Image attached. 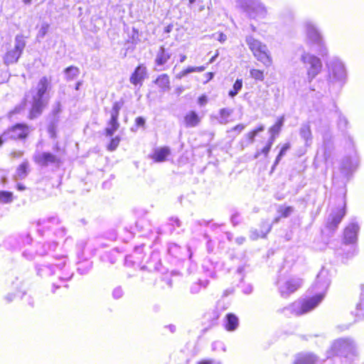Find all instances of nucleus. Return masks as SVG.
Listing matches in <instances>:
<instances>
[{"label":"nucleus","instance_id":"46","mask_svg":"<svg viewBox=\"0 0 364 364\" xmlns=\"http://www.w3.org/2000/svg\"><path fill=\"white\" fill-rule=\"evenodd\" d=\"M272 146L269 144H266L265 146L261 150H257L255 154V159H257L260 154H264L265 157H267L269 154V152L271 149Z\"/></svg>","mask_w":364,"mask_h":364},{"label":"nucleus","instance_id":"63","mask_svg":"<svg viewBox=\"0 0 364 364\" xmlns=\"http://www.w3.org/2000/svg\"><path fill=\"white\" fill-rule=\"evenodd\" d=\"M135 122L137 126H144L145 124V119L141 117H136Z\"/></svg>","mask_w":364,"mask_h":364},{"label":"nucleus","instance_id":"59","mask_svg":"<svg viewBox=\"0 0 364 364\" xmlns=\"http://www.w3.org/2000/svg\"><path fill=\"white\" fill-rule=\"evenodd\" d=\"M246 136L249 139L250 142L253 143L255 141V138L257 136V134L252 130V132L247 133Z\"/></svg>","mask_w":364,"mask_h":364},{"label":"nucleus","instance_id":"53","mask_svg":"<svg viewBox=\"0 0 364 364\" xmlns=\"http://www.w3.org/2000/svg\"><path fill=\"white\" fill-rule=\"evenodd\" d=\"M52 112L54 115H57L61 112V105L60 102L55 104Z\"/></svg>","mask_w":364,"mask_h":364},{"label":"nucleus","instance_id":"24","mask_svg":"<svg viewBox=\"0 0 364 364\" xmlns=\"http://www.w3.org/2000/svg\"><path fill=\"white\" fill-rule=\"evenodd\" d=\"M330 77L335 80H340L341 78V65L339 63L333 64L328 63L327 64Z\"/></svg>","mask_w":364,"mask_h":364},{"label":"nucleus","instance_id":"39","mask_svg":"<svg viewBox=\"0 0 364 364\" xmlns=\"http://www.w3.org/2000/svg\"><path fill=\"white\" fill-rule=\"evenodd\" d=\"M91 267L90 262H80L78 263L77 271L80 274H85L91 269Z\"/></svg>","mask_w":364,"mask_h":364},{"label":"nucleus","instance_id":"6","mask_svg":"<svg viewBox=\"0 0 364 364\" xmlns=\"http://www.w3.org/2000/svg\"><path fill=\"white\" fill-rule=\"evenodd\" d=\"M239 6L251 18H264L267 9L259 0H237Z\"/></svg>","mask_w":364,"mask_h":364},{"label":"nucleus","instance_id":"13","mask_svg":"<svg viewBox=\"0 0 364 364\" xmlns=\"http://www.w3.org/2000/svg\"><path fill=\"white\" fill-rule=\"evenodd\" d=\"M358 358L356 345L350 338H343V364H355L354 361Z\"/></svg>","mask_w":364,"mask_h":364},{"label":"nucleus","instance_id":"60","mask_svg":"<svg viewBox=\"0 0 364 364\" xmlns=\"http://www.w3.org/2000/svg\"><path fill=\"white\" fill-rule=\"evenodd\" d=\"M123 103L122 102H115L112 106V109L119 112Z\"/></svg>","mask_w":364,"mask_h":364},{"label":"nucleus","instance_id":"30","mask_svg":"<svg viewBox=\"0 0 364 364\" xmlns=\"http://www.w3.org/2000/svg\"><path fill=\"white\" fill-rule=\"evenodd\" d=\"M66 80L70 81L75 79L80 74V70L75 66H69L64 70Z\"/></svg>","mask_w":364,"mask_h":364},{"label":"nucleus","instance_id":"28","mask_svg":"<svg viewBox=\"0 0 364 364\" xmlns=\"http://www.w3.org/2000/svg\"><path fill=\"white\" fill-rule=\"evenodd\" d=\"M28 173V162L27 161L21 164L16 169V178L17 179L25 178Z\"/></svg>","mask_w":364,"mask_h":364},{"label":"nucleus","instance_id":"3","mask_svg":"<svg viewBox=\"0 0 364 364\" xmlns=\"http://www.w3.org/2000/svg\"><path fill=\"white\" fill-rule=\"evenodd\" d=\"M60 259L62 262L58 264L50 265L38 264L36 266L38 275L41 277H46L56 274L60 280L67 281L70 279L73 273L70 272L66 265V258L62 257Z\"/></svg>","mask_w":364,"mask_h":364},{"label":"nucleus","instance_id":"31","mask_svg":"<svg viewBox=\"0 0 364 364\" xmlns=\"http://www.w3.org/2000/svg\"><path fill=\"white\" fill-rule=\"evenodd\" d=\"M50 23H48V22H42L36 35V40L40 42L42 39L45 38L46 35L48 33L50 29Z\"/></svg>","mask_w":364,"mask_h":364},{"label":"nucleus","instance_id":"35","mask_svg":"<svg viewBox=\"0 0 364 364\" xmlns=\"http://www.w3.org/2000/svg\"><path fill=\"white\" fill-rule=\"evenodd\" d=\"M242 80L237 79L232 86V89L230 90L228 92L229 97H230L231 98H233L239 93V92L242 90Z\"/></svg>","mask_w":364,"mask_h":364},{"label":"nucleus","instance_id":"45","mask_svg":"<svg viewBox=\"0 0 364 364\" xmlns=\"http://www.w3.org/2000/svg\"><path fill=\"white\" fill-rule=\"evenodd\" d=\"M272 225L267 222H262L260 228L261 237H265L266 235L270 232Z\"/></svg>","mask_w":364,"mask_h":364},{"label":"nucleus","instance_id":"27","mask_svg":"<svg viewBox=\"0 0 364 364\" xmlns=\"http://www.w3.org/2000/svg\"><path fill=\"white\" fill-rule=\"evenodd\" d=\"M157 85L163 91H166L170 89V80L166 74L160 75L155 80Z\"/></svg>","mask_w":364,"mask_h":364},{"label":"nucleus","instance_id":"26","mask_svg":"<svg viewBox=\"0 0 364 364\" xmlns=\"http://www.w3.org/2000/svg\"><path fill=\"white\" fill-rule=\"evenodd\" d=\"M355 317L358 320L364 318V285L361 287L360 301L355 308Z\"/></svg>","mask_w":364,"mask_h":364},{"label":"nucleus","instance_id":"34","mask_svg":"<svg viewBox=\"0 0 364 364\" xmlns=\"http://www.w3.org/2000/svg\"><path fill=\"white\" fill-rule=\"evenodd\" d=\"M36 245L35 246H28L23 251L22 255L28 260H32L38 253H36Z\"/></svg>","mask_w":364,"mask_h":364},{"label":"nucleus","instance_id":"2","mask_svg":"<svg viewBox=\"0 0 364 364\" xmlns=\"http://www.w3.org/2000/svg\"><path fill=\"white\" fill-rule=\"evenodd\" d=\"M51 89V78L43 76L38 80L36 86L31 89V107L29 113L30 119L39 117L48 104V92Z\"/></svg>","mask_w":364,"mask_h":364},{"label":"nucleus","instance_id":"11","mask_svg":"<svg viewBox=\"0 0 364 364\" xmlns=\"http://www.w3.org/2000/svg\"><path fill=\"white\" fill-rule=\"evenodd\" d=\"M33 160L37 165L42 167L59 166L61 163L58 156L48 151H36L33 155Z\"/></svg>","mask_w":364,"mask_h":364},{"label":"nucleus","instance_id":"62","mask_svg":"<svg viewBox=\"0 0 364 364\" xmlns=\"http://www.w3.org/2000/svg\"><path fill=\"white\" fill-rule=\"evenodd\" d=\"M218 347H223V351H225V348L224 347L223 343H222L221 342H219V341H216V342L213 343L212 348H213V350H215L216 348H218Z\"/></svg>","mask_w":364,"mask_h":364},{"label":"nucleus","instance_id":"23","mask_svg":"<svg viewBox=\"0 0 364 364\" xmlns=\"http://www.w3.org/2000/svg\"><path fill=\"white\" fill-rule=\"evenodd\" d=\"M171 54L166 51L164 47H160L156 58L155 63L158 66H162L167 63V61L170 59Z\"/></svg>","mask_w":364,"mask_h":364},{"label":"nucleus","instance_id":"12","mask_svg":"<svg viewBox=\"0 0 364 364\" xmlns=\"http://www.w3.org/2000/svg\"><path fill=\"white\" fill-rule=\"evenodd\" d=\"M301 284L302 281L299 278L280 279L277 282L279 291L284 298L288 297L291 294L296 291Z\"/></svg>","mask_w":364,"mask_h":364},{"label":"nucleus","instance_id":"42","mask_svg":"<svg viewBox=\"0 0 364 364\" xmlns=\"http://www.w3.org/2000/svg\"><path fill=\"white\" fill-rule=\"evenodd\" d=\"M139 41V31L135 28H132V32L129 34V39L127 40V42L136 45Z\"/></svg>","mask_w":364,"mask_h":364},{"label":"nucleus","instance_id":"21","mask_svg":"<svg viewBox=\"0 0 364 364\" xmlns=\"http://www.w3.org/2000/svg\"><path fill=\"white\" fill-rule=\"evenodd\" d=\"M171 150L168 146H164L156 149L154 151L153 159L155 161L162 162L164 161L166 158L170 155Z\"/></svg>","mask_w":364,"mask_h":364},{"label":"nucleus","instance_id":"7","mask_svg":"<svg viewBox=\"0 0 364 364\" xmlns=\"http://www.w3.org/2000/svg\"><path fill=\"white\" fill-rule=\"evenodd\" d=\"M300 60L306 69L307 80L311 82L321 71V60L318 57L306 51L301 55Z\"/></svg>","mask_w":364,"mask_h":364},{"label":"nucleus","instance_id":"48","mask_svg":"<svg viewBox=\"0 0 364 364\" xmlns=\"http://www.w3.org/2000/svg\"><path fill=\"white\" fill-rule=\"evenodd\" d=\"M279 212L281 213L282 215L284 218L288 217L293 212V208L291 206L288 207H281L279 210Z\"/></svg>","mask_w":364,"mask_h":364},{"label":"nucleus","instance_id":"61","mask_svg":"<svg viewBox=\"0 0 364 364\" xmlns=\"http://www.w3.org/2000/svg\"><path fill=\"white\" fill-rule=\"evenodd\" d=\"M179 248V247L176 244H171L168 247V252L171 254H173L176 252V250Z\"/></svg>","mask_w":364,"mask_h":364},{"label":"nucleus","instance_id":"58","mask_svg":"<svg viewBox=\"0 0 364 364\" xmlns=\"http://www.w3.org/2000/svg\"><path fill=\"white\" fill-rule=\"evenodd\" d=\"M252 291V287L251 284L245 285L242 287V292L245 294H250Z\"/></svg>","mask_w":364,"mask_h":364},{"label":"nucleus","instance_id":"47","mask_svg":"<svg viewBox=\"0 0 364 364\" xmlns=\"http://www.w3.org/2000/svg\"><path fill=\"white\" fill-rule=\"evenodd\" d=\"M209 318L212 320L213 323L214 324L215 321L219 318L220 316V313L218 310L217 308L213 309L208 314Z\"/></svg>","mask_w":364,"mask_h":364},{"label":"nucleus","instance_id":"20","mask_svg":"<svg viewBox=\"0 0 364 364\" xmlns=\"http://www.w3.org/2000/svg\"><path fill=\"white\" fill-rule=\"evenodd\" d=\"M36 253H38V255L43 256L46 255L49 251L55 250L58 246V243L55 242H48V243H36Z\"/></svg>","mask_w":364,"mask_h":364},{"label":"nucleus","instance_id":"22","mask_svg":"<svg viewBox=\"0 0 364 364\" xmlns=\"http://www.w3.org/2000/svg\"><path fill=\"white\" fill-rule=\"evenodd\" d=\"M233 109L231 108H222L219 110L218 114L215 117L220 124H226L229 122V117L232 114Z\"/></svg>","mask_w":364,"mask_h":364},{"label":"nucleus","instance_id":"56","mask_svg":"<svg viewBox=\"0 0 364 364\" xmlns=\"http://www.w3.org/2000/svg\"><path fill=\"white\" fill-rule=\"evenodd\" d=\"M119 115V112L112 109V110L110 112V117H111L110 119H112V121H114V120L118 121Z\"/></svg>","mask_w":364,"mask_h":364},{"label":"nucleus","instance_id":"17","mask_svg":"<svg viewBox=\"0 0 364 364\" xmlns=\"http://www.w3.org/2000/svg\"><path fill=\"white\" fill-rule=\"evenodd\" d=\"M59 224L60 220L55 216L40 219L37 223V225L39 228L38 231L41 232L45 229L49 230L54 228L55 226L58 225Z\"/></svg>","mask_w":364,"mask_h":364},{"label":"nucleus","instance_id":"36","mask_svg":"<svg viewBox=\"0 0 364 364\" xmlns=\"http://www.w3.org/2000/svg\"><path fill=\"white\" fill-rule=\"evenodd\" d=\"M32 239L29 234H22L18 238V247H25L31 244Z\"/></svg>","mask_w":364,"mask_h":364},{"label":"nucleus","instance_id":"18","mask_svg":"<svg viewBox=\"0 0 364 364\" xmlns=\"http://www.w3.org/2000/svg\"><path fill=\"white\" fill-rule=\"evenodd\" d=\"M239 318L232 313L227 314L224 320V326L228 331H235L239 326Z\"/></svg>","mask_w":364,"mask_h":364},{"label":"nucleus","instance_id":"52","mask_svg":"<svg viewBox=\"0 0 364 364\" xmlns=\"http://www.w3.org/2000/svg\"><path fill=\"white\" fill-rule=\"evenodd\" d=\"M197 364H221V362L213 359H208L202 360L199 361Z\"/></svg>","mask_w":364,"mask_h":364},{"label":"nucleus","instance_id":"55","mask_svg":"<svg viewBox=\"0 0 364 364\" xmlns=\"http://www.w3.org/2000/svg\"><path fill=\"white\" fill-rule=\"evenodd\" d=\"M208 102V97L206 95H201L200 97H198V103L200 105V106H204L207 104Z\"/></svg>","mask_w":364,"mask_h":364},{"label":"nucleus","instance_id":"41","mask_svg":"<svg viewBox=\"0 0 364 364\" xmlns=\"http://www.w3.org/2000/svg\"><path fill=\"white\" fill-rule=\"evenodd\" d=\"M167 225L169 228L170 233H172L175 227L180 228L181 226V222L178 218L172 217L170 218Z\"/></svg>","mask_w":364,"mask_h":364},{"label":"nucleus","instance_id":"1","mask_svg":"<svg viewBox=\"0 0 364 364\" xmlns=\"http://www.w3.org/2000/svg\"><path fill=\"white\" fill-rule=\"evenodd\" d=\"M330 280L326 271L322 269L317 275L312 285V292L316 294L303 301H296L282 309L281 312L287 316H300L314 309L323 299L329 286Z\"/></svg>","mask_w":364,"mask_h":364},{"label":"nucleus","instance_id":"49","mask_svg":"<svg viewBox=\"0 0 364 364\" xmlns=\"http://www.w3.org/2000/svg\"><path fill=\"white\" fill-rule=\"evenodd\" d=\"M124 294L123 289L120 287H117L114 289L112 291V296L115 299H119L122 297Z\"/></svg>","mask_w":364,"mask_h":364},{"label":"nucleus","instance_id":"14","mask_svg":"<svg viewBox=\"0 0 364 364\" xmlns=\"http://www.w3.org/2000/svg\"><path fill=\"white\" fill-rule=\"evenodd\" d=\"M359 229L358 223L354 220L345 228L343 235L346 243L353 244L356 242Z\"/></svg>","mask_w":364,"mask_h":364},{"label":"nucleus","instance_id":"4","mask_svg":"<svg viewBox=\"0 0 364 364\" xmlns=\"http://www.w3.org/2000/svg\"><path fill=\"white\" fill-rule=\"evenodd\" d=\"M245 42L254 57L265 67L269 68L272 64V58L267 46L255 38L252 35L245 37Z\"/></svg>","mask_w":364,"mask_h":364},{"label":"nucleus","instance_id":"38","mask_svg":"<svg viewBox=\"0 0 364 364\" xmlns=\"http://www.w3.org/2000/svg\"><path fill=\"white\" fill-rule=\"evenodd\" d=\"M250 75L252 78L258 81H263L264 80V75L263 70L258 69H251L250 70Z\"/></svg>","mask_w":364,"mask_h":364},{"label":"nucleus","instance_id":"15","mask_svg":"<svg viewBox=\"0 0 364 364\" xmlns=\"http://www.w3.org/2000/svg\"><path fill=\"white\" fill-rule=\"evenodd\" d=\"M341 222V214L338 213L336 214H331L327 220L326 230L328 231V235L331 236L334 232L338 229V225Z\"/></svg>","mask_w":364,"mask_h":364},{"label":"nucleus","instance_id":"50","mask_svg":"<svg viewBox=\"0 0 364 364\" xmlns=\"http://www.w3.org/2000/svg\"><path fill=\"white\" fill-rule=\"evenodd\" d=\"M250 237L252 240H255L259 237H261V231L257 230L256 229H252L250 230Z\"/></svg>","mask_w":364,"mask_h":364},{"label":"nucleus","instance_id":"64","mask_svg":"<svg viewBox=\"0 0 364 364\" xmlns=\"http://www.w3.org/2000/svg\"><path fill=\"white\" fill-rule=\"evenodd\" d=\"M23 152L21 151H13L11 153V156L14 158H20L23 156Z\"/></svg>","mask_w":364,"mask_h":364},{"label":"nucleus","instance_id":"8","mask_svg":"<svg viewBox=\"0 0 364 364\" xmlns=\"http://www.w3.org/2000/svg\"><path fill=\"white\" fill-rule=\"evenodd\" d=\"M25 37L21 34L16 36L14 39V48L8 50L4 56V63L6 65L18 62L26 47Z\"/></svg>","mask_w":364,"mask_h":364},{"label":"nucleus","instance_id":"40","mask_svg":"<svg viewBox=\"0 0 364 364\" xmlns=\"http://www.w3.org/2000/svg\"><path fill=\"white\" fill-rule=\"evenodd\" d=\"M283 125V118H281L275 124H274L269 130L270 134L277 136Z\"/></svg>","mask_w":364,"mask_h":364},{"label":"nucleus","instance_id":"16","mask_svg":"<svg viewBox=\"0 0 364 364\" xmlns=\"http://www.w3.org/2000/svg\"><path fill=\"white\" fill-rule=\"evenodd\" d=\"M318 357L312 353H301L296 355L294 364H317Z\"/></svg>","mask_w":364,"mask_h":364},{"label":"nucleus","instance_id":"19","mask_svg":"<svg viewBox=\"0 0 364 364\" xmlns=\"http://www.w3.org/2000/svg\"><path fill=\"white\" fill-rule=\"evenodd\" d=\"M146 73V67L141 65L137 66L130 77V82L135 85L139 83H141L142 80L144 79Z\"/></svg>","mask_w":364,"mask_h":364},{"label":"nucleus","instance_id":"51","mask_svg":"<svg viewBox=\"0 0 364 364\" xmlns=\"http://www.w3.org/2000/svg\"><path fill=\"white\" fill-rule=\"evenodd\" d=\"M230 221L232 224L235 226L240 223V215L238 213H235L231 215Z\"/></svg>","mask_w":364,"mask_h":364},{"label":"nucleus","instance_id":"54","mask_svg":"<svg viewBox=\"0 0 364 364\" xmlns=\"http://www.w3.org/2000/svg\"><path fill=\"white\" fill-rule=\"evenodd\" d=\"M290 147L291 146L289 143L284 144L279 153L280 154V156H284L286 154V152L290 149Z\"/></svg>","mask_w":364,"mask_h":364},{"label":"nucleus","instance_id":"32","mask_svg":"<svg viewBox=\"0 0 364 364\" xmlns=\"http://www.w3.org/2000/svg\"><path fill=\"white\" fill-rule=\"evenodd\" d=\"M328 353V357L334 355L339 356L341 353V341L339 339L335 341Z\"/></svg>","mask_w":364,"mask_h":364},{"label":"nucleus","instance_id":"44","mask_svg":"<svg viewBox=\"0 0 364 364\" xmlns=\"http://www.w3.org/2000/svg\"><path fill=\"white\" fill-rule=\"evenodd\" d=\"M208 284V281L205 280L204 282H200L198 283L193 284L191 287V291L193 294H196L199 292L200 287L203 286L204 288L206 287Z\"/></svg>","mask_w":364,"mask_h":364},{"label":"nucleus","instance_id":"37","mask_svg":"<svg viewBox=\"0 0 364 364\" xmlns=\"http://www.w3.org/2000/svg\"><path fill=\"white\" fill-rule=\"evenodd\" d=\"M13 193L6 191H0V203L7 204L13 201Z\"/></svg>","mask_w":364,"mask_h":364},{"label":"nucleus","instance_id":"10","mask_svg":"<svg viewBox=\"0 0 364 364\" xmlns=\"http://www.w3.org/2000/svg\"><path fill=\"white\" fill-rule=\"evenodd\" d=\"M347 143L350 149V155L346 156L344 161L343 160V176H346L348 179L358 167V158L354 149L353 140L350 136L348 137Z\"/></svg>","mask_w":364,"mask_h":364},{"label":"nucleus","instance_id":"25","mask_svg":"<svg viewBox=\"0 0 364 364\" xmlns=\"http://www.w3.org/2000/svg\"><path fill=\"white\" fill-rule=\"evenodd\" d=\"M184 121L186 127H194L198 124L200 119L196 112L191 111L185 116Z\"/></svg>","mask_w":364,"mask_h":364},{"label":"nucleus","instance_id":"5","mask_svg":"<svg viewBox=\"0 0 364 364\" xmlns=\"http://www.w3.org/2000/svg\"><path fill=\"white\" fill-rule=\"evenodd\" d=\"M306 35L308 43L311 46H316V50L321 56L327 54V49L325 46L322 36L316 26V24L310 21L305 23Z\"/></svg>","mask_w":364,"mask_h":364},{"label":"nucleus","instance_id":"57","mask_svg":"<svg viewBox=\"0 0 364 364\" xmlns=\"http://www.w3.org/2000/svg\"><path fill=\"white\" fill-rule=\"evenodd\" d=\"M245 125L243 124H239L232 129V131L236 132L238 134L244 130Z\"/></svg>","mask_w":364,"mask_h":364},{"label":"nucleus","instance_id":"9","mask_svg":"<svg viewBox=\"0 0 364 364\" xmlns=\"http://www.w3.org/2000/svg\"><path fill=\"white\" fill-rule=\"evenodd\" d=\"M31 129L25 124H16L0 136V146L8 139H25Z\"/></svg>","mask_w":364,"mask_h":364},{"label":"nucleus","instance_id":"43","mask_svg":"<svg viewBox=\"0 0 364 364\" xmlns=\"http://www.w3.org/2000/svg\"><path fill=\"white\" fill-rule=\"evenodd\" d=\"M120 141L121 138L119 136L112 138L110 142L107 145V149L110 151H114L119 146Z\"/></svg>","mask_w":364,"mask_h":364},{"label":"nucleus","instance_id":"29","mask_svg":"<svg viewBox=\"0 0 364 364\" xmlns=\"http://www.w3.org/2000/svg\"><path fill=\"white\" fill-rule=\"evenodd\" d=\"M119 127V123L118 121H112V119H109L107 122V127L105 129V136L107 137H112Z\"/></svg>","mask_w":364,"mask_h":364},{"label":"nucleus","instance_id":"33","mask_svg":"<svg viewBox=\"0 0 364 364\" xmlns=\"http://www.w3.org/2000/svg\"><path fill=\"white\" fill-rule=\"evenodd\" d=\"M300 136L303 138L306 142L309 140L311 139V132L310 125L308 124H302L300 128Z\"/></svg>","mask_w":364,"mask_h":364}]
</instances>
